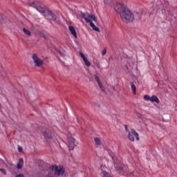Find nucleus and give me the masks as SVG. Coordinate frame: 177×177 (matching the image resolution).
<instances>
[{"instance_id": "8", "label": "nucleus", "mask_w": 177, "mask_h": 177, "mask_svg": "<svg viewBox=\"0 0 177 177\" xmlns=\"http://www.w3.org/2000/svg\"><path fill=\"white\" fill-rule=\"evenodd\" d=\"M80 57H82V59H83V62L85 63L86 66H87V67H89V60H88V58H86V57H85V55H84V53L80 52L79 53Z\"/></svg>"}, {"instance_id": "4", "label": "nucleus", "mask_w": 177, "mask_h": 177, "mask_svg": "<svg viewBox=\"0 0 177 177\" xmlns=\"http://www.w3.org/2000/svg\"><path fill=\"white\" fill-rule=\"evenodd\" d=\"M32 59L36 67H42V66H44V60L38 57L37 54H33L32 56Z\"/></svg>"}, {"instance_id": "10", "label": "nucleus", "mask_w": 177, "mask_h": 177, "mask_svg": "<svg viewBox=\"0 0 177 177\" xmlns=\"http://www.w3.org/2000/svg\"><path fill=\"white\" fill-rule=\"evenodd\" d=\"M89 24L94 31H96L97 32H100V29L97 27V26L95 25V24L91 19L89 20Z\"/></svg>"}, {"instance_id": "28", "label": "nucleus", "mask_w": 177, "mask_h": 177, "mask_svg": "<svg viewBox=\"0 0 177 177\" xmlns=\"http://www.w3.org/2000/svg\"><path fill=\"white\" fill-rule=\"evenodd\" d=\"M15 177H25V176H24V174H17Z\"/></svg>"}, {"instance_id": "25", "label": "nucleus", "mask_w": 177, "mask_h": 177, "mask_svg": "<svg viewBox=\"0 0 177 177\" xmlns=\"http://www.w3.org/2000/svg\"><path fill=\"white\" fill-rule=\"evenodd\" d=\"M151 97H150V95H145L144 96V99H145V100H147V102H149V101L150 102Z\"/></svg>"}, {"instance_id": "16", "label": "nucleus", "mask_w": 177, "mask_h": 177, "mask_svg": "<svg viewBox=\"0 0 177 177\" xmlns=\"http://www.w3.org/2000/svg\"><path fill=\"white\" fill-rule=\"evenodd\" d=\"M36 34L39 35V37H41V38H44V39H48V37L45 36V34H44L42 32H41L39 30H36Z\"/></svg>"}, {"instance_id": "17", "label": "nucleus", "mask_w": 177, "mask_h": 177, "mask_svg": "<svg viewBox=\"0 0 177 177\" xmlns=\"http://www.w3.org/2000/svg\"><path fill=\"white\" fill-rule=\"evenodd\" d=\"M23 164H24V160L23 158H20L18 163H17V169H21L23 168Z\"/></svg>"}, {"instance_id": "26", "label": "nucleus", "mask_w": 177, "mask_h": 177, "mask_svg": "<svg viewBox=\"0 0 177 177\" xmlns=\"http://www.w3.org/2000/svg\"><path fill=\"white\" fill-rule=\"evenodd\" d=\"M102 175H103L102 177H109V173H107L106 171H103Z\"/></svg>"}, {"instance_id": "19", "label": "nucleus", "mask_w": 177, "mask_h": 177, "mask_svg": "<svg viewBox=\"0 0 177 177\" xmlns=\"http://www.w3.org/2000/svg\"><path fill=\"white\" fill-rule=\"evenodd\" d=\"M43 135L46 139H52V134L48 131H44Z\"/></svg>"}, {"instance_id": "34", "label": "nucleus", "mask_w": 177, "mask_h": 177, "mask_svg": "<svg viewBox=\"0 0 177 177\" xmlns=\"http://www.w3.org/2000/svg\"><path fill=\"white\" fill-rule=\"evenodd\" d=\"M126 131H128V127L126 126Z\"/></svg>"}, {"instance_id": "22", "label": "nucleus", "mask_w": 177, "mask_h": 177, "mask_svg": "<svg viewBox=\"0 0 177 177\" xmlns=\"http://www.w3.org/2000/svg\"><path fill=\"white\" fill-rule=\"evenodd\" d=\"M10 23V21L9 19H3L2 21H1V24H9Z\"/></svg>"}, {"instance_id": "5", "label": "nucleus", "mask_w": 177, "mask_h": 177, "mask_svg": "<svg viewBox=\"0 0 177 177\" xmlns=\"http://www.w3.org/2000/svg\"><path fill=\"white\" fill-rule=\"evenodd\" d=\"M133 136L136 138V140H140L139 133H138V132H136V131L134 129H132L131 132L129 131V139L131 140V142H135V138H133Z\"/></svg>"}, {"instance_id": "33", "label": "nucleus", "mask_w": 177, "mask_h": 177, "mask_svg": "<svg viewBox=\"0 0 177 177\" xmlns=\"http://www.w3.org/2000/svg\"><path fill=\"white\" fill-rule=\"evenodd\" d=\"M97 107H100V105L99 104H97Z\"/></svg>"}, {"instance_id": "24", "label": "nucleus", "mask_w": 177, "mask_h": 177, "mask_svg": "<svg viewBox=\"0 0 177 177\" xmlns=\"http://www.w3.org/2000/svg\"><path fill=\"white\" fill-rule=\"evenodd\" d=\"M57 52L62 56V57H66V54L60 51V50H57Z\"/></svg>"}, {"instance_id": "37", "label": "nucleus", "mask_w": 177, "mask_h": 177, "mask_svg": "<svg viewBox=\"0 0 177 177\" xmlns=\"http://www.w3.org/2000/svg\"><path fill=\"white\" fill-rule=\"evenodd\" d=\"M106 150H107V149H105V151H106Z\"/></svg>"}, {"instance_id": "15", "label": "nucleus", "mask_w": 177, "mask_h": 177, "mask_svg": "<svg viewBox=\"0 0 177 177\" xmlns=\"http://www.w3.org/2000/svg\"><path fill=\"white\" fill-rule=\"evenodd\" d=\"M22 31H23L24 34H25V35H26V37H31V35H32L31 32L28 29H27L26 28H23Z\"/></svg>"}, {"instance_id": "32", "label": "nucleus", "mask_w": 177, "mask_h": 177, "mask_svg": "<svg viewBox=\"0 0 177 177\" xmlns=\"http://www.w3.org/2000/svg\"><path fill=\"white\" fill-rule=\"evenodd\" d=\"M109 60H113V57H109Z\"/></svg>"}, {"instance_id": "2", "label": "nucleus", "mask_w": 177, "mask_h": 177, "mask_svg": "<svg viewBox=\"0 0 177 177\" xmlns=\"http://www.w3.org/2000/svg\"><path fill=\"white\" fill-rule=\"evenodd\" d=\"M29 5L44 15V17H46L47 20H53V21L56 20V15L53 14L52 11L46 8V7H45L44 4L41 3L39 1H30Z\"/></svg>"}, {"instance_id": "20", "label": "nucleus", "mask_w": 177, "mask_h": 177, "mask_svg": "<svg viewBox=\"0 0 177 177\" xmlns=\"http://www.w3.org/2000/svg\"><path fill=\"white\" fill-rule=\"evenodd\" d=\"M96 146H100L102 145V140L99 138H94Z\"/></svg>"}, {"instance_id": "9", "label": "nucleus", "mask_w": 177, "mask_h": 177, "mask_svg": "<svg viewBox=\"0 0 177 177\" xmlns=\"http://www.w3.org/2000/svg\"><path fill=\"white\" fill-rule=\"evenodd\" d=\"M133 15L134 16V19H136V20H139L142 19V16H143V11L140 10L138 12H135Z\"/></svg>"}, {"instance_id": "7", "label": "nucleus", "mask_w": 177, "mask_h": 177, "mask_svg": "<svg viewBox=\"0 0 177 177\" xmlns=\"http://www.w3.org/2000/svg\"><path fill=\"white\" fill-rule=\"evenodd\" d=\"M95 80L97 82L98 86H99L100 88L101 89V91H102V92L106 93V88H104V86H103L102 82H100V78H99L98 76H95Z\"/></svg>"}, {"instance_id": "38", "label": "nucleus", "mask_w": 177, "mask_h": 177, "mask_svg": "<svg viewBox=\"0 0 177 177\" xmlns=\"http://www.w3.org/2000/svg\"><path fill=\"white\" fill-rule=\"evenodd\" d=\"M89 66H91V63H89Z\"/></svg>"}, {"instance_id": "36", "label": "nucleus", "mask_w": 177, "mask_h": 177, "mask_svg": "<svg viewBox=\"0 0 177 177\" xmlns=\"http://www.w3.org/2000/svg\"><path fill=\"white\" fill-rule=\"evenodd\" d=\"M104 3H107L106 2V1H104Z\"/></svg>"}, {"instance_id": "30", "label": "nucleus", "mask_w": 177, "mask_h": 177, "mask_svg": "<svg viewBox=\"0 0 177 177\" xmlns=\"http://www.w3.org/2000/svg\"><path fill=\"white\" fill-rule=\"evenodd\" d=\"M160 10H161L162 15H164L165 13V12H166L165 8H164V7L160 8Z\"/></svg>"}, {"instance_id": "3", "label": "nucleus", "mask_w": 177, "mask_h": 177, "mask_svg": "<svg viewBox=\"0 0 177 177\" xmlns=\"http://www.w3.org/2000/svg\"><path fill=\"white\" fill-rule=\"evenodd\" d=\"M49 169L50 172L47 177L60 176V175H63L65 172L64 167H63V166L53 165L49 167Z\"/></svg>"}, {"instance_id": "29", "label": "nucleus", "mask_w": 177, "mask_h": 177, "mask_svg": "<svg viewBox=\"0 0 177 177\" xmlns=\"http://www.w3.org/2000/svg\"><path fill=\"white\" fill-rule=\"evenodd\" d=\"M106 53H107V50H106V48H104V49L102 50V56H104V55H106Z\"/></svg>"}, {"instance_id": "18", "label": "nucleus", "mask_w": 177, "mask_h": 177, "mask_svg": "<svg viewBox=\"0 0 177 177\" xmlns=\"http://www.w3.org/2000/svg\"><path fill=\"white\" fill-rule=\"evenodd\" d=\"M114 167H115V169H117V171H118L119 172H122V171H124V168L118 166V165L117 163H115V162H114Z\"/></svg>"}, {"instance_id": "23", "label": "nucleus", "mask_w": 177, "mask_h": 177, "mask_svg": "<svg viewBox=\"0 0 177 177\" xmlns=\"http://www.w3.org/2000/svg\"><path fill=\"white\" fill-rule=\"evenodd\" d=\"M131 90L133 91V93L136 95V86H135V84H131Z\"/></svg>"}, {"instance_id": "13", "label": "nucleus", "mask_w": 177, "mask_h": 177, "mask_svg": "<svg viewBox=\"0 0 177 177\" xmlns=\"http://www.w3.org/2000/svg\"><path fill=\"white\" fill-rule=\"evenodd\" d=\"M150 102H151V103H157V104H160V100L158 99V97H157L156 95H152L151 97V100Z\"/></svg>"}, {"instance_id": "1", "label": "nucleus", "mask_w": 177, "mask_h": 177, "mask_svg": "<svg viewBox=\"0 0 177 177\" xmlns=\"http://www.w3.org/2000/svg\"><path fill=\"white\" fill-rule=\"evenodd\" d=\"M113 9L118 13L124 23H131L135 20V15L129 10L125 5L120 3H115L113 6Z\"/></svg>"}, {"instance_id": "6", "label": "nucleus", "mask_w": 177, "mask_h": 177, "mask_svg": "<svg viewBox=\"0 0 177 177\" xmlns=\"http://www.w3.org/2000/svg\"><path fill=\"white\" fill-rule=\"evenodd\" d=\"M77 146V142L75 141V139L73 138L72 136L68 138V147L69 148V150H74V147Z\"/></svg>"}, {"instance_id": "35", "label": "nucleus", "mask_w": 177, "mask_h": 177, "mask_svg": "<svg viewBox=\"0 0 177 177\" xmlns=\"http://www.w3.org/2000/svg\"><path fill=\"white\" fill-rule=\"evenodd\" d=\"M112 160H113V161H114V157H113V156H112Z\"/></svg>"}, {"instance_id": "27", "label": "nucleus", "mask_w": 177, "mask_h": 177, "mask_svg": "<svg viewBox=\"0 0 177 177\" xmlns=\"http://www.w3.org/2000/svg\"><path fill=\"white\" fill-rule=\"evenodd\" d=\"M0 171H1L3 175H6V170L4 169H0Z\"/></svg>"}, {"instance_id": "31", "label": "nucleus", "mask_w": 177, "mask_h": 177, "mask_svg": "<svg viewBox=\"0 0 177 177\" xmlns=\"http://www.w3.org/2000/svg\"><path fill=\"white\" fill-rule=\"evenodd\" d=\"M18 151H19V153H22L23 152V148L19 147H18Z\"/></svg>"}, {"instance_id": "12", "label": "nucleus", "mask_w": 177, "mask_h": 177, "mask_svg": "<svg viewBox=\"0 0 177 177\" xmlns=\"http://www.w3.org/2000/svg\"><path fill=\"white\" fill-rule=\"evenodd\" d=\"M155 9H162V8H164V4L162 3V1H158L156 2L155 6H153Z\"/></svg>"}, {"instance_id": "14", "label": "nucleus", "mask_w": 177, "mask_h": 177, "mask_svg": "<svg viewBox=\"0 0 177 177\" xmlns=\"http://www.w3.org/2000/svg\"><path fill=\"white\" fill-rule=\"evenodd\" d=\"M69 30L71 32V34L73 35V37H75V38L76 39L78 38V37L77 36V31H75V27L70 26Z\"/></svg>"}, {"instance_id": "11", "label": "nucleus", "mask_w": 177, "mask_h": 177, "mask_svg": "<svg viewBox=\"0 0 177 177\" xmlns=\"http://www.w3.org/2000/svg\"><path fill=\"white\" fill-rule=\"evenodd\" d=\"M80 17L81 19H84V20L87 22L89 23V14L88 13H84L81 12Z\"/></svg>"}, {"instance_id": "21", "label": "nucleus", "mask_w": 177, "mask_h": 177, "mask_svg": "<svg viewBox=\"0 0 177 177\" xmlns=\"http://www.w3.org/2000/svg\"><path fill=\"white\" fill-rule=\"evenodd\" d=\"M89 18L91 19V20H93V21H95V23L97 21V19L95 15H89Z\"/></svg>"}]
</instances>
